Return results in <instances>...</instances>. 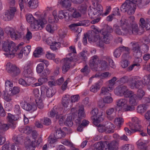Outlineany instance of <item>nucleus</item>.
<instances>
[{
    "instance_id": "nucleus-1",
    "label": "nucleus",
    "mask_w": 150,
    "mask_h": 150,
    "mask_svg": "<svg viewBox=\"0 0 150 150\" xmlns=\"http://www.w3.org/2000/svg\"><path fill=\"white\" fill-rule=\"evenodd\" d=\"M23 42H21L16 46L15 43L12 41L4 42L3 44L2 49L6 52L8 53V54L4 53V54L7 57L8 55H12L13 57L16 53L19 58H21L23 57V54L25 55H27L30 51L31 46L28 45L23 48Z\"/></svg>"
},
{
    "instance_id": "nucleus-2",
    "label": "nucleus",
    "mask_w": 150,
    "mask_h": 150,
    "mask_svg": "<svg viewBox=\"0 0 150 150\" xmlns=\"http://www.w3.org/2000/svg\"><path fill=\"white\" fill-rule=\"evenodd\" d=\"M127 21L125 19H122L120 21L122 31H121L120 27L117 25L113 26L114 30L115 33L118 35H128L132 34H137L138 33V25L135 23H133L130 25L127 23Z\"/></svg>"
},
{
    "instance_id": "nucleus-3",
    "label": "nucleus",
    "mask_w": 150,
    "mask_h": 150,
    "mask_svg": "<svg viewBox=\"0 0 150 150\" xmlns=\"http://www.w3.org/2000/svg\"><path fill=\"white\" fill-rule=\"evenodd\" d=\"M71 113L65 115L66 117L64 122V125L69 127L73 125L72 118L76 124H80L81 120L85 116L84 108L83 107L79 108L78 112L76 108H72L71 110Z\"/></svg>"
},
{
    "instance_id": "nucleus-4",
    "label": "nucleus",
    "mask_w": 150,
    "mask_h": 150,
    "mask_svg": "<svg viewBox=\"0 0 150 150\" xmlns=\"http://www.w3.org/2000/svg\"><path fill=\"white\" fill-rule=\"evenodd\" d=\"M92 3L94 7L92 8H90L88 10V15L90 18H93L101 15L102 16H106L111 11V6H107L105 13H103V8L101 4L96 1L95 2L93 1H92Z\"/></svg>"
},
{
    "instance_id": "nucleus-5",
    "label": "nucleus",
    "mask_w": 150,
    "mask_h": 150,
    "mask_svg": "<svg viewBox=\"0 0 150 150\" xmlns=\"http://www.w3.org/2000/svg\"><path fill=\"white\" fill-rule=\"evenodd\" d=\"M89 63L90 68L93 70L101 71L108 69V64L107 62L100 59L96 55L91 57Z\"/></svg>"
},
{
    "instance_id": "nucleus-6",
    "label": "nucleus",
    "mask_w": 150,
    "mask_h": 150,
    "mask_svg": "<svg viewBox=\"0 0 150 150\" xmlns=\"http://www.w3.org/2000/svg\"><path fill=\"white\" fill-rule=\"evenodd\" d=\"M26 18L27 21L30 24V28L34 31L41 30L47 23V21L45 19L36 20L30 13L27 14Z\"/></svg>"
},
{
    "instance_id": "nucleus-7",
    "label": "nucleus",
    "mask_w": 150,
    "mask_h": 150,
    "mask_svg": "<svg viewBox=\"0 0 150 150\" xmlns=\"http://www.w3.org/2000/svg\"><path fill=\"white\" fill-rule=\"evenodd\" d=\"M112 30V27L108 25H107L105 28L102 29L100 31V33L103 36V42L100 38L96 43L97 45L100 47H102L104 46V43L106 44L110 43V41L113 38L112 35L110 34Z\"/></svg>"
},
{
    "instance_id": "nucleus-8",
    "label": "nucleus",
    "mask_w": 150,
    "mask_h": 150,
    "mask_svg": "<svg viewBox=\"0 0 150 150\" xmlns=\"http://www.w3.org/2000/svg\"><path fill=\"white\" fill-rule=\"evenodd\" d=\"M140 79V77L136 76H133L130 79L132 82V88H136L140 89L142 87L143 85L146 86L150 83V74L144 76L142 81Z\"/></svg>"
},
{
    "instance_id": "nucleus-9",
    "label": "nucleus",
    "mask_w": 150,
    "mask_h": 150,
    "mask_svg": "<svg viewBox=\"0 0 150 150\" xmlns=\"http://www.w3.org/2000/svg\"><path fill=\"white\" fill-rule=\"evenodd\" d=\"M94 150H104L108 148V150H117L118 149V143L116 141H112L110 143L108 142L100 141L94 144Z\"/></svg>"
},
{
    "instance_id": "nucleus-10",
    "label": "nucleus",
    "mask_w": 150,
    "mask_h": 150,
    "mask_svg": "<svg viewBox=\"0 0 150 150\" xmlns=\"http://www.w3.org/2000/svg\"><path fill=\"white\" fill-rule=\"evenodd\" d=\"M132 122L129 123V126L131 131L127 127H125L124 130L127 135H130L132 133H133L137 131H141V126L139 124V120L136 117H133L132 119Z\"/></svg>"
},
{
    "instance_id": "nucleus-11",
    "label": "nucleus",
    "mask_w": 150,
    "mask_h": 150,
    "mask_svg": "<svg viewBox=\"0 0 150 150\" xmlns=\"http://www.w3.org/2000/svg\"><path fill=\"white\" fill-rule=\"evenodd\" d=\"M66 10H61L59 11V14L57 16V11L56 10H54L52 12V14L54 19H51L50 18L49 19V22L50 23H53L55 21H57L58 20V18L62 19L64 18L65 21H69L71 20L72 17L70 16L69 13L67 12Z\"/></svg>"
},
{
    "instance_id": "nucleus-12",
    "label": "nucleus",
    "mask_w": 150,
    "mask_h": 150,
    "mask_svg": "<svg viewBox=\"0 0 150 150\" xmlns=\"http://www.w3.org/2000/svg\"><path fill=\"white\" fill-rule=\"evenodd\" d=\"M136 5L134 1H125L120 7V10L123 12L127 11L129 15L134 13L136 8Z\"/></svg>"
},
{
    "instance_id": "nucleus-13",
    "label": "nucleus",
    "mask_w": 150,
    "mask_h": 150,
    "mask_svg": "<svg viewBox=\"0 0 150 150\" xmlns=\"http://www.w3.org/2000/svg\"><path fill=\"white\" fill-rule=\"evenodd\" d=\"M145 94V93L143 90L142 89H139L137 94H134V92L132 91L131 95L126 98H129V101L130 104L133 106H135L137 104V100H141Z\"/></svg>"
},
{
    "instance_id": "nucleus-14",
    "label": "nucleus",
    "mask_w": 150,
    "mask_h": 150,
    "mask_svg": "<svg viewBox=\"0 0 150 150\" xmlns=\"http://www.w3.org/2000/svg\"><path fill=\"white\" fill-rule=\"evenodd\" d=\"M32 135L34 140L31 141L30 139L27 141V144H26V150H35L36 146L39 145L42 141L40 138L36 140L37 133L35 131H32Z\"/></svg>"
},
{
    "instance_id": "nucleus-15",
    "label": "nucleus",
    "mask_w": 150,
    "mask_h": 150,
    "mask_svg": "<svg viewBox=\"0 0 150 150\" xmlns=\"http://www.w3.org/2000/svg\"><path fill=\"white\" fill-rule=\"evenodd\" d=\"M115 94L118 96L125 98L128 97L131 95L132 91L129 90L126 86H118L114 90Z\"/></svg>"
},
{
    "instance_id": "nucleus-16",
    "label": "nucleus",
    "mask_w": 150,
    "mask_h": 150,
    "mask_svg": "<svg viewBox=\"0 0 150 150\" xmlns=\"http://www.w3.org/2000/svg\"><path fill=\"white\" fill-rule=\"evenodd\" d=\"M92 115L91 119L93 120V123L97 125L98 123L102 122L103 120V117L102 112H98V110L97 108H94L91 112Z\"/></svg>"
},
{
    "instance_id": "nucleus-17",
    "label": "nucleus",
    "mask_w": 150,
    "mask_h": 150,
    "mask_svg": "<svg viewBox=\"0 0 150 150\" xmlns=\"http://www.w3.org/2000/svg\"><path fill=\"white\" fill-rule=\"evenodd\" d=\"M6 69L8 73L14 76L18 75L21 72V70L18 67L10 62H8L6 64Z\"/></svg>"
},
{
    "instance_id": "nucleus-18",
    "label": "nucleus",
    "mask_w": 150,
    "mask_h": 150,
    "mask_svg": "<svg viewBox=\"0 0 150 150\" xmlns=\"http://www.w3.org/2000/svg\"><path fill=\"white\" fill-rule=\"evenodd\" d=\"M129 51V49L128 47L122 46L116 48L113 52V55L115 57L118 58L120 56L122 52H125L123 55V57L125 58L128 55Z\"/></svg>"
},
{
    "instance_id": "nucleus-19",
    "label": "nucleus",
    "mask_w": 150,
    "mask_h": 150,
    "mask_svg": "<svg viewBox=\"0 0 150 150\" xmlns=\"http://www.w3.org/2000/svg\"><path fill=\"white\" fill-rule=\"evenodd\" d=\"M20 104L23 109L27 111L32 112L37 109L36 104L34 103H28L24 101L21 102Z\"/></svg>"
},
{
    "instance_id": "nucleus-20",
    "label": "nucleus",
    "mask_w": 150,
    "mask_h": 150,
    "mask_svg": "<svg viewBox=\"0 0 150 150\" xmlns=\"http://www.w3.org/2000/svg\"><path fill=\"white\" fill-rule=\"evenodd\" d=\"M32 63L30 61H28L25 64L23 71V76L25 78L33 76V73L32 69Z\"/></svg>"
},
{
    "instance_id": "nucleus-21",
    "label": "nucleus",
    "mask_w": 150,
    "mask_h": 150,
    "mask_svg": "<svg viewBox=\"0 0 150 150\" xmlns=\"http://www.w3.org/2000/svg\"><path fill=\"white\" fill-rule=\"evenodd\" d=\"M41 96H44L45 94L48 97H51L55 93L52 88H49L47 86L43 85L41 87Z\"/></svg>"
},
{
    "instance_id": "nucleus-22",
    "label": "nucleus",
    "mask_w": 150,
    "mask_h": 150,
    "mask_svg": "<svg viewBox=\"0 0 150 150\" xmlns=\"http://www.w3.org/2000/svg\"><path fill=\"white\" fill-rule=\"evenodd\" d=\"M5 33L8 35H10L11 37L13 40H16L20 38L21 35L20 33L16 31L13 28L7 26L5 30Z\"/></svg>"
},
{
    "instance_id": "nucleus-23",
    "label": "nucleus",
    "mask_w": 150,
    "mask_h": 150,
    "mask_svg": "<svg viewBox=\"0 0 150 150\" xmlns=\"http://www.w3.org/2000/svg\"><path fill=\"white\" fill-rule=\"evenodd\" d=\"M13 86V83L8 80H6L5 82V88L7 89L8 87L9 88V90L11 91V95L12 96L20 92V88L17 86H14L13 88H12Z\"/></svg>"
},
{
    "instance_id": "nucleus-24",
    "label": "nucleus",
    "mask_w": 150,
    "mask_h": 150,
    "mask_svg": "<svg viewBox=\"0 0 150 150\" xmlns=\"http://www.w3.org/2000/svg\"><path fill=\"white\" fill-rule=\"evenodd\" d=\"M46 42L47 44L50 46V48L53 50H56L60 46V43L55 41L54 39L51 37L48 38L46 40Z\"/></svg>"
},
{
    "instance_id": "nucleus-25",
    "label": "nucleus",
    "mask_w": 150,
    "mask_h": 150,
    "mask_svg": "<svg viewBox=\"0 0 150 150\" xmlns=\"http://www.w3.org/2000/svg\"><path fill=\"white\" fill-rule=\"evenodd\" d=\"M7 119L8 120V124H4L6 125L8 127V128H11L13 129H14L16 127V121L17 120L15 116L10 113H8V115L7 116Z\"/></svg>"
},
{
    "instance_id": "nucleus-26",
    "label": "nucleus",
    "mask_w": 150,
    "mask_h": 150,
    "mask_svg": "<svg viewBox=\"0 0 150 150\" xmlns=\"http://www.w3.org/2000/svg\"><path fill=\"white\" fill-rule=\"evenodd\" d=\"M132 51L133 55L136 58H139L142 56V52H141L140 46L139 44L134 42L132 45Z\"/></svg>"
},
{
    "instance_id": "nucleus-27",
    "label": "nucleus",
    "mask_w": 150,
    "mask_h": 150,
    "mask_svg": "<svg viewBox=\"0 0 150 150\" xmlns=\"http://www.w3.org/2000/svg\"><path fill=\"white\" fill-rule=\"evenodd\" d=\"M16 11V8L15 7H11L5 13V16L7 18L6 20L10 21L13 19Z\"/></svg>"
},
{
    "instance_id": "nucleus-28",
    "label": "nucleus",
    "mask_w": 150,
    "mask_h": 150,
    "mask_svg": "<svg viewBox=\"0 0 150 150\" xmlns=\"http://www.w3.org/2000/svg\"><path fill=\"white\" fill-rule=\"evenodd\" d=\"M73 60L72 57H67L62 60L64 62L62 67V71L63 74H65L70 69L71 62Z\"/></svg>"
},
{
    "instance_id": "nucleus-29",
    "label": "nucleus",
    "mask_w": 150,
    "mask_h": 150,
    "mask_svg": "<svg viewBox=\"0 0 150 150\" xmlns=\"http://www.w3.org/2000/svg\"><path fill=\"white\" fill-rule=\"evenodd\" d=\"M8 129V127L6 125H2L0 122V145H2L5 142V138L2 135L4 134V132Z\"/></svg>"
},
{
    "instance_id": "nucleus-30",
    "label": "nucleus",
    "mask_w": 150,
    "mask_h": 150,
    "mask_svg": "<svg viewBox=\"0 0 150 150\" xmlns=\"http://www.w3.org/2000/svg\"><path fill=\"white\" fill-rule=\"evenodd\" d=\"M89 22L87 20H84L78 22L76 23L72 24L69 26V27L71 30L75 31L78 26H87L89 25Z\"/></svg>"
},
{
    "instance_id": "nucleus-31",
    "label": "nucleus",
    "mask_w": 150,
    "mask_h": 150,
    "mask_svg": "<svg viewBox=\"0 0 150 150\" xmlns=\"http://www.w3.org/2000/svg\"><path fill=\"white\" fill-rule=\"evenodd\" d=\"M103 83V81L100 79L98 82L92 85L90 88V91L93 93H96L100 89Z\"/></svg>"
},
{
    "instance_id": "nucleus-32",
    "label": "nucleus",
    "mask_w": 150,
    "mask_h": 150,
    "mask_svg": "<svg viewBox=\"0 0 150 150\" xmlns=\"http://www.w3.org/2000/svg\"><path fill=\"white\" fill-rule=\"evenodd\" d=\"M140 25L142 28H145L146 30L150 29V19H146V21L143 18L140 19Z\"/></svg>"
},
{
    "instance_id": "nucleus-33",
    "label": "nucleus",
    "mask_w": 150,
    "mask_h": 150,
    "mask_svg": "<svg viewBox=\"0 0 150 150\" xmlns=\"http://www.w3.org/2000/svg\"><path fill=\"white\" fill-rule=\"evenodd\" d=\"M116 111L114 108H111L107 110L106 112V116L109 120L113 119L115 116Z\"/></svg>"
},
{
    "instance_id": "nucleus-34",
    "label": "nucleus",
    "mask_w": 150,
    "mask_h": 150,
    "mask_svg": "<svg viewBox=\"0 0 150 150\" xmlns=\"http://www.w3.org/2000/svg\"><path fill=\"white\" fill-rule=\"evenodd\" d=\"M134 1L136 6H137L139 8H143L148 4L150 1Z\"/></svg>"
},
{
    "instance_id": "nucleus-35",
    "label": "nucleus",
    "mask_w": 150,
    "mask_h": 150,
    "mask_svg": "<svg viewBox=\"0 0 150 150\" xmlns=\"http://www.w3.org/2000/svg\"><path fill=\"white\" fill-rule=\"evenodd\" d=\"M66 134L64 131H62L60 128L57 129L54 132V137L56 139H60L64 137Z\"/></svg>"
},
{
    "instance_id": "nucleus-36",
    "label": "nucleus",
    "mask_w": 150,
    "mask_h": 150,
    "mask_svg": "<svg viewBox=\"0 0 150 150\" xmlns=\"http://www.w3.org/2000/svg\"><path fill=\"white\" fill-rule=\"evenodd\" d=\"M60 3L63 8H68V10L69 11H71V9L72 7H71V4L70 1H61Z\"/></svg>"
},
{
    "instance_id": "nucleus-37",
    "label": "nucleus",
    "mask_w": 150,
    "mask_h": 150,
    "mask_svg": "<svg viewBox=\"0 0 150 150\" xmlns=\"http://www.w3.org/2000/svg\"><path fill=\"white\" fill-rule=\"evenodd\" d=\"M105 126L107 130L106 134H111L114 132V129L115 126L114 124L110 122H108Z\"/></svg>"
},
{
    "instance_id": "nucleus-38",
    "label": "nucleus",
    "mask_w": 150,
    "mask_h": 150,
    "mask_svg": "<svg viewBox=\"0 0 150 150\" xmlns=\"http://www.w3.org/2000/svg\"><path fill=\"white\" fill-rule=\"evenodd\" d=\"M19 130L21 132L27 134H29L31 133L32 131V127L28 126L25 127L21 126L19 128Z\"/></svg>"
},
{
    "instance_id": "nucleus-39",
    "label": "nucleus",
    "mask_w": 150,
    "mask_h": 150,
    "mask_svg": "<svg viewBox=\"0 0 150 150\" xmlns=\"http://www.w3.org/2000/svg\"><path fill=\"white\" fill-rule=\"evenodd\" d=\"M128 100L125 98L119 99L117 100L116 104L117 106L122 108L128 103Z\"/></svg>"
},
{
    "instance_id": "nucleus-40",
    "label": "nucleus",
    "mask_w": 150,
    "mask_h": 150,
    "mask_svg": "<svg viewBox=\"0 0 150 150\" xmlns=\"http://www.w3.org/2000/svg\"><path fill=\"white\" fill-rule=\"evenodd\" d=\"M48 80L47 76L41 77L38 80V83H36L34 84L35 86H41L44 83L47 82Z\"/></svg>"
},
{
    "instance_id": "nucleus-41",
    "label": "nucleus",
    "mask_w": 150,
    "mask_h": 150,
    "mask_svg": "<svg viewBox=\"0 0 150 150\" xmlns=\"http://www.w3.org/2000/svg\"><path fill=\"white\" fill-rule=\"evenodd\" d=\"M132 77L129 78V77L126 76H124L123 77L120 78L117 81L120 83V84H124L128 82H129L130 83V85L131 88V81L130 79Z\"/></svg>"
},
{
    "instance_id": "nucleus-42",
    "label": "nucleus",
    "mask_w": 150,
    "mask_h": 150,
    "mask_svg": "<svg viewBox=\"0 0 150 150\" xmlns=\"http://www.w3.org/2000/svg\"><path fill=\"white\" fill-rule=\"evenodd\" d=\"M100 38V37L98 35L95 34H90L88 36V38L89 42H95L96 43Z\"/></svg>"
},
{
    "instance_id": "nucleus-43",
    "label": "nucleus",
    "mask_w": 150,
    "mask_h": 150,
    "mask_svg": "<svg viewBox=\"0 0 150 150\" xmlns=\"http://www.w3.org/2000/svg\"><path fill=\"white\" fill-rule=\"evenodd\" d=\"M110 89L108 86L107 87H102L100 90V95L101 96L104 95H111L110 93L109 92H111L113 90H110Z\"/></svg>"
},
{
    "instance_id": "nucleus-44",
    "label": "nucleus",
    "mask_w": 150,
    "mask_h": 150,
    "mask_svg": "<svg viewBox=\"0 0 150 150\" xmlns=\"http://www.w3.org/2000/svg\"><path fill=\"white\" fill-rule=\"evenodd\" d=\"M70 97L68 95H65L62 98V104L65 108L68 107L70 100Z\"/></svg>"
},
{
    "instance_id": "nucleus-45",
    "label": "nucleus",
    "mask_w": 150,
    "mask_h": 150,
    "mask_svg": "<svg viewBox=\"0 0 150 150\" xmlns=\"http://www.w3.org/2000/svg\"><path fill=\"white\" fill-rule=\"evenodd\" d=\"M147 105L145 104H142L138 106L137 110L138 113H142L144 112L146 110Z\"/></svg>"
},
{
    "instance_id": "nucleus-46",
    "label": "nucleus",
    "mask_w": 150,
    "mask_h": 150,
    "mask_svg": "<svg viewBox=\"0 0 150 150\" xmlns=\"http://www.w3.org/2000/svg\"><path fill=\"white\" fill-rule=\"evenodd\" d=\"M51 23V24H48L46 27V30L50 33L53 32L57 28V25L55 24Z\"/></svg>"
},
{
    "instance_id": "nucleus-47",
    "label": "nucleus",
    "mask_w": 150,
    "mask_h": 150,
    "mask_svg": "<svg viewBox=\"0 0 150 150\" xmlns=\"http://www.w3.org/2000/svg\"><path fill=\"white\" fill-rule=\"evenodd\" d=\"M10 95H9L7 93L6 89L5 88V90L3 91L2 92V96L4 99L8 102H9L11 100Z\"/></svg>"
},
{
    "instance_id": "nucleus-48",
    "label": "nucleus",
    "mask_w": 150,
    "mask_h": 150,
    "mask_svg": "<svg viewBox=\"0 0 150 150\" xmlns=\"http://www.w3.org/2000/svg\"><path fill=\"white\" fill-rule=\"evenodd\" d=\"M117 80V78L116 77H114L108 81L109 84L108 86L110 90H113L114 88V85L115 84V81Z\"/></svg>"
},
{
    "instance_id": "nucleus-49",
    "label": "nucleus",
    "mask_w": 150,
    "mask_h": 150,
    "mask_svg": "<svg viewBox=\"0 0 150 150\" xmlns=\"http://www.w3.org/2000/svg\"><path fill=\"white\" fill-rule=\"evenodd\" d=\"M13 142L16 145L21 144L23 142V139L21 135H19L13 137Z\"/></svg>"
},
{
    "instance_id": "nucleus-50",
    "label": "nucleus",
    "mask_w": 150,
    "mask_h": 150,
    "mask_svg": "<svg viewBox=\"0 0 150 150\" xmlns=\"http://www.w3.org/2000/svg\"><path fill=\"white\" fill-rule=\"evenodd\" d=\"M38 1H29L28 3L29 7L31 8L34 9L38 6Z\"/></svg>"
},
{
    "instance_id": "nucleus-51",
    "label": "nucleus",
    "mask_w": 150,
    "mask_h": 150,
    "mask_svg": "<svg viewBox=\"0 0 150 150\" xmlns=\"http://www.w3.org/2000/svg\"><path fill=\"white\" fill-rule=\"evenodd\" d=\"M32 34L31 33L28 29L27 33L24 38V40L26 42H28L32 38Z\"/></svg>"
},
{
    "instance_id": "nucleus-52",
    "label": "nucleus",
    "mask_w": 150,
    "mask_h": 150,
    "mask_svg": "<svg viewBox=\"0 0 150 150\" xmlns=\"http://www.w3.org/2000/svg\"><path fill=\"white\" fill-rule=\"evenodd\" d=\"M56 108L54 107L50 111V113L49 116L50 117H53L56 115V118L57 119L58 116L59 115Z\"/></svg>"
},
{
    "instance_id": "nucleus-53",
    "label": "nucleus",
    "mask_w": 150,
    "mask_h": 150,
    "mask_svg": "<svg viewBox=\"0 0 150 150\" xmlns=\"http://www.w3.org/2000/svg\"><path fill=\"white\" fill-rule=\"evenodd\" d=\"M71 10V11L73 12L72 17L74 18H77L81 17V13L77 11L76 9L72 8Z\"/></svg>"
},
{
    "instance_id": "nucleus-54",
    "label": "nucleus",
    "mask_w": 150,
    "mask_h": 150,
    "mask_svg": "<svg viewBox=\"0 0 150 150\" xmlns=\"http://www.w3.org/2000/svg\"><path fill=\"white\" fill-rule=\"evenodd\" d=\"M35 101L37 107L38 106L40 109H42L43 108L44 105L42 99L40 98H37L35 99Z\"/></svg>"
},
{
    "instance_id": "nucleus-55",
    "label": "nucleus",
    "mask_w": 150,
    "mask_h": 150,
    "mask_svg": "<svg viewBox=\"0 0 150 150\" xmlns=\"http://www.w3.org/2000/svg\"><path fill=\"white\" fill-rule=\"evenodd\" d=\"M97 129L98 131L101 133L105 132L106 133V131H107L105 126L103 125L100 124L98 125Z\"/></svg>"
},
{
    "instance_id": "nucleus-56",
    "label": "nucleus",
    "mask_w": 150,
    "mask_h": 150,
    "mask_svg": "<svg viewBox=\"0 0 150 150\" xmlns=\"http://www.w3.org/2000/svg\"><path fill=\"white\" fill-rule=\"evenodd\" d=\"M110 95H108L107 96L105 97L103 99V102L104 103L110 104L112 102L113 100Z\"/></svg>"
},
{
    "instance_id": "nucleus-57",
    "label": "nucleus",
    "mask_w": 150,
    "mask_h": 150,
    "mask_svg": "<svg viewBox=\"0 0 150 150\" xmlns=\"http://www.w3.org/2000/svg\"><path fill=\"white\" fill-rule=\"evenodd\" d=\"M69 49H70V52H71L69 53L67 55V57H70V58L72 57L73 59V57L72 55H73L74 54L76 53V51L75 49V48L74 47L72 46H71L69 47Z\"/></svg>"
},
{
    "instance_id": "nucleus-58",
    "label": "nucleus",
    "mask_w": 150,
    "mask_h": 150,
    "mask_svg": "<svg viewBox=\"0 0 150 150\" xmlns=\"http://www.w3.org/2000/svg\"><path fill=\"white\" fill-rule=\"evenodd\" d=\"M42 51V49L41 48H37L34 52L33 55L35 57H39Z\"/></svg>"
},
{
    "instance_id": "nucleus-59",
    "label": "nucleus",
    "mask_w": 150,
    "mask_h": 150,
    "mask_svg": "<svg viewBox=\"0 0 150 150\" xmlns=\"http://www.w3.org/2000/svg\"><path fill=\"white\" fill-rule=\"evenodd\" d=\"M134 107L133 106L131 105H130L127 103V105L122 108V110L123 111L125 112L130 111L134 110Z\"/></svg>"
},
{
    "instance_id": "nucleus-60",
    "label": "nucleus",
    "mask_w": 150,
    "mask_h": 150,
    "mask_svg": "<svg viewBox=\"0 0 150 150\" xmlns=\"http://www.w3.org/2000/svg\"><path fill=\"white\" fill-rule=\"evenodd\" d=\"M44 68V65L42 63L38 64L36 68V71L38 74L41 73L43 71Z\"/></svg>"
},
{
    "instance_id": "nucleus-61",
    "label": "nucleus",
    "mask_w": 150,
    "mask_h": 150,
    "mask_svg": "<svg viewBox=\"0 0 150 150\" xmlns=\"http://www.w3.org/2000/svg\"><path fill=\"white\" fill-rule=\"evenodd\" d=\"M124 122V120L121 117L117 118L115 119V122L116 125L120 126L122 125Z\"/></svg>"
},
{
    "instance_id": "nucleus-62",
    "label": "nucleus",
    "mask_w": 150,
    "mask_h": 150,
    "mask_svg": "<svg viewBox=\"0 0 150 150\" xmlns=\"http://www.w3.org/2000/svg\"><path fill=\"white\" fill-rule=\"evenodd\" d=\"M28 79L27 80V83L28 86L30 85L31 84H33L36 81V79L32 76L30 77H27Z\"/></svg>"
},
{
    "instance_id": "nucleus-63",
    "label": "nucleus",
    "mask_w": 150,
    "mask_h": 150,
    "mask_svg": "<svg viewBox=\"0 0 150 150\" xmlns=\"http://www.w3.org/2000/svg\"><path fill=\"white\" fill-rule=\"evenodd\" d=\"M79 59H81L83 61H85L87 59L86 53L85 51H83L79 55Z\"/></svg>"
},
{
    "instance_id": "nucleus-64",
    "label": "nucleus",
    "mask_w": 150,
    "mask_h": 150,
    "mask_svg": "<svg viewBox=\"0 0 150 150\" xmlns=\"http://www.w3.org/2000/svg\"><path fill=\"white\" fill-rule=\"evenodd\" d=\"M134 148V146L130 144H125L123 146L124 150H133Z\"/></svg>"
}]
</instances>
